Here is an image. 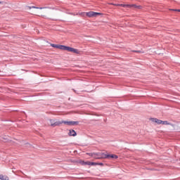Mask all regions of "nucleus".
<instances>
[{
  "label": "nucleus",
  "instance_id": "obj_1",
  "mask_svg": "<svg viewBox=\"0 0 180 180\" xmlns=\"http://www.w3.org/2000/svg\"><path fill=\"white\" fill-rule=\"evenodd\" d=\"M65 51H70V53H74L75 54H79L81 53L79 50L67 46H65Z\"/></svg>",
  "mask_w": 180,
  "mask_h": 180
},
{
  "label": "nucleus",
  "instance_id": "obj_2",
  "mask_svg": "<svg viewBox=\"0 0 180 180\" xmlns=\"http://www.w3.org/2000/svg\"><path fill=\"white\" fill-rule=\"evenodd\" d=\"M101 15H102V13L94 11H89L86 13V15L88 16V18H96V16H99Z\"/></svg>",
  "mask_w": 180,
  "mask_h": 180
},
{
  "label": "nucleus",
  "instance_id": "obj_3",
  "mask_svg": "<svg viewBox=\"0 0 180 180\" xmlns=\"http://www.w3.org/2000/svg\"><path fill=\"white\" fill-rule=\"evenodd\" d=\"M64 124H68V126H78L79 122L78 121H64Z\"/></svg>",
  "mask_w": 180,
  "mask_h": 180
},
{
  "label": "nucleus",
  "instance_id": "obj_4",
  "mask_svg": "<svg viewBox=\"0 0 180 180\" xmlns=\"http://www.w3.org/2000/svg\"><path fill=\"white\" fill-rule=\"evenodd\" d=\"M51 46L53 47L54 49H59V50H64V51L65 50V45L51 44Z\"/></svg>",
  "mask_w": 180,
  "mask_h": 180
},
{
  "label": "nucleus",
  "instance_id": "obj_5",
  "mask_svg": "<svg viewBox=\"0 0 180 180\" xmlns=\"http://www.w3.org/2000/svg\"><path fill=\"white\" fill-rule=\"evenodd\" d=\"M64 123V120L63 121H56L54 123L51 124V127H56V126H60V124H63Z\"/></svg>",
  "mask_w": 180,
  "mask_h": 180
},
{
  "label": "nucleus",
  "instance_id": "obj_6",
  "mask_svg": "<svg viewBox=\"0 0 180 180\" xmlns=\"http://www.w3.org/2000/svg\"><path fill=\"white\" fill-rule=\"evenodd\" d=\"M150 120H151V122H153V123H157V124H162V120H158L157 118H150Z\"/></svg>",
  "mask_w": 180,
  "mask_h": 180
},
{
  "label": "nucleus",
  "instance_id": "obj_7",
  "mask_svg": "<svg viewBox=\"0 0 180 180\" xmlns=\"http://www.w3.org/2000/svg\"><path fill=\"white\" fill-rule=\"evenodd\" d=\"M68 136L75 137L77 136V131L74 129H70L68 132Z\"/></svg>",
  "mask_w": 180,
  "mask_h": 180
},
{
  "label": "nucleus",
  "instance_id": "obj_8",
  "mask_svg": "<svg viewBox=\"0 0 180 180\" xmlns=\"http://www.w3.org/2000/svg\"><path fill=\"white\" fill-rule=\"evenodd\" d=\"M117 158H119V156H117V155H113V154H111V155H109L108 154V160H117Z\"/></svg>",
  "mask_w": 180,
  "mask_h": 180
},
{
  "label": "nucleus",
  "instance_id": "obj_9",
  "mask_svg": "<svg viewBox=\"0 0 180 180\" xmlns=\"http://www.w3.org/2000/svg\"><path fill=\"white\" fill-rule=\"evenodd\" d=\"M128 6L129 8H134V9H141L143 8L141 6H137L136 4H129Z\"/></svg>",
  "mask_w": 180,
  "mask_h": 180
},
{
  "label": "nucleus",
  "instance_id": "obj_10",
  "mask_svg": "<svg viewBox=\"0 0 180 180\" xmlns=\"http://www.w3.org/2000/svg\"><path fill=\"white\" fill-rule=\"evenodd\" d=\"M28 9H46V7L27 6Z\"/></svg>",
  "mask_w": 180,
  "mask_h": 180
},
{
  "label": "nucleus",
  "instance_id": "obj_11",
  "mask_svg": "<svg viewBox=\"0 0 180 180\" xmlns=\"http://www.w3.org/2000/svg\"><path fill=\"white\" fill-rule=\"evenodd\" d=\"M79 164H81V165H89V161H84V160H79Z\"/></svg>",
  "mask_w": 180,
  "mask_h": 180
},
{
  "label": "nucleus",
  "instance_id": "obj_12",
  "mask_svg": "<svg viewBox=\"0 0 180 180\" xmlns=\"http://www.w3.org/2000/svg\"><path fill=\"white\" fill-rule=\"evenodd\" d=\"M0 179L1 180H9V177H8V176L1 174Z\"/></svg>",
  "mask_w": 180,
  "mask_h": 180
},
{
  "label": "nucleus",
  "instance_id": "obj_13",
  "mask_svg": "<svg viewBox=\"0 0 180 180\" xmlns=\"http://www.w3.org/2000/svg\"><path fill=\"white\" fill-rule=\"evenodd\" d=\"M101 158H107L108 157V154H105L104 153H100Z\"/></svg>",
  "mask_w": 180,
  "mask_h": 180
},
{
  "label": "nucleus",
  "instance_id": "obj_14",
  "mask_svg": "<svg viewBox=\"0 0 180 180\" xmlns=\"http://www.w3.org/2000/svg\"><path fill=\"white\" fill-rule=\"evenodd\" d=\"M162 124L169 125V124H171V123L168 122V121H162Z\"/></svg>",
  "mask_w": 180,
  "mask_h": 180
},
{
  "label": "nucleus",
  "instance_id": "obj_15",
  "mask_svg": "<svg viewBox=\"0 0 180 180\" xmlns=\"http://www.w3.org/2000/svg\"><path fill=\"white\" fill-rule=\"evenodd\" d=\"M89 165H98V162H89Z\"/></svg>",
  "mask_w": 180,
  "mask_h": 180
},
{
  "label": "nucleus",
  "instance_id": "obj_16",
  "mask_svg": "<svg viewBox=\"0 0 180 180\" xmlns=\"http://www.w3.org/2000/svg\"><path fill=\"white\" fill-rule=\"evenodd\" d=\"M128 6H130V4H121V6H122L123 8H130Z\"/></svg>",
  "mask_w": 180,
  "mask_h": 180
},
{
  "label": "nucleus",
  "instance_id": "obj_17",
  "mask_svg": "<svg viewBox=\"0 0 180 180\" xmlns=\"http://www.w3.org/2000/svg\"><path fill=\"white\" fill-rule=\"evenodd\" d=\"M96 155L98 158H96L98 160H101V153H96Z\"/></svg>",
  "mask_w": 180,
  "mask_h": 180
},
{
  "label": "nucleus",
  "instance_id": "obj_18",
  "mask_svg": "<svg viewBox=\"0 0 180 180\" xmlns=\"http://www.w3.org/2000/svg\"><path fill=\"white\" fill-rule=\"evenodd\" d=\"M170 11H174L175 12H180V9H170Z\"/></svg>",
  "mask_w": 180,
  "mask_h": 180
},
{
  "label": "nucleus",
  "instance_id": "obj_19",
  "mask_svg": "<svg viewBox=\"0 0 180 180\" xmlns=\"http://www.w3.org/2000/svg\"><path fill=\"white\" fill-rule=\"evenodd\" d=\"M132 53H141V51L134 50V51H132Z\"/></svg>",
  "mask_w": 180,
  "mask_h": 180
},
{
  "label": "nucleus",
  "instance_id": "obj_20",
  "mask_svg": "<svg viewBox=\"0 0 180 180\" xmlns=\"http://www.w3.org/2000/svg\"><path fill=\"white\" fill-rule=\"evenodd\" d=\"M101 165V167H103V163H102V162L98 163V165Z\"/></svg>",
  "mask_w": 180,
  "mask_h": 180
},
{
  "label": "nucleus",
  "instance_id": "obj_21",
  "mask_svg": "<svg viewBox=\"0 0 180 180\" xmlns=\"http://www.w3.org/2000/svg\"><path fill=\"white\" fill-rule=\"evenodd\" d=\"M50 123H51V124H52V123H55V122L53 120H50Z\"/></svg>",
  "mask_w": 180,
  "mask_h": 180
}]
</instances>
